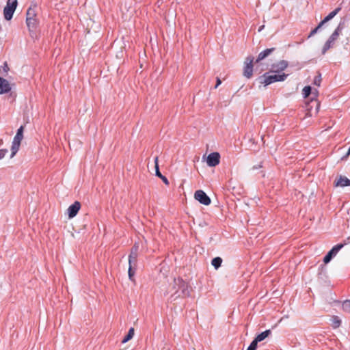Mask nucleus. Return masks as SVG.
Instances as JSON below:
<instances>
[{"label":"nucleus","mask_w":350,"mask_h":350,"mask_svg":"<svg viewBox=\"0 0 350 350\" xmlns=\"http://www.w3.org/2000/svg\"><path fill=\"white\" fill-rule=\"evenodd\" d=\"M168 293H171V299L172 300H175L180 297L189 296L188 285L182 278L174 279Z\"/></svg>","instance_id":"nucleus-1"},{"label":"nucleus","mask_w":350,"mask_h":350,"mask_svg":"<svg viewBox=\"0 0 350 350\" xmlns=\"http://www.w3.org/2000/svg\"><path fill=\"white\" fill-rule=\"evenodd\" d=\"M287 76L284 73L269 75V72H266L260 77V82L267 86L274 82L283 81L286 79Z\"/></svg>","instance_id":"nucleus-2"},{"label":"nucleus","mask_w":350,"mask_h":350,"mask_svg":"<svg viewBox=\"0 0 350 350\" xmlns=\"http://www.w3.org/2000/svg\"><path fill=\"white\" fill-rule=\"evenodd\" d=\"M344 22H340L338 25L337 28L335 29V31L332 33L329 39L325 43L322 49L323 54H325L326 51L332 47V43L338 38L340 31L344 28Z\"/></svg>","instance_id":"nucleus-3"},{"label":"nucleus","mask_w":350,"mask_h":350,"mask_svg":"<svg viewBox=\"0 0 350 350\" xmlns=\"http://www.w3.org/2000/svg\"><path fill=\"white\" fill-rule=\"evenodd\" d=\"M23 126H21L19 129L17 130L16 134L14 137L11 147V158H12L19 150L21 142L23 138Z\"/></svg>","instance_id":"nucleus-4"},{"label":"nucleus","mask_w":350,"mask_h":350,"mask_svg":"<svg viewBox=\"0 0 350 350\" xmlns=\"http://www.w3.org/2000/svg\"><path fill=\"white\" fill-rule=\"evenodd\" d=\"M17 0H8L6 5L3 10L4 18L7 21H10L14 14V12L17 7Z\"/></svg>","instance_id":"nucleus-5"},{"label":"nucleus","mask_w":350,"mask_h":350,"mask_svg":"<svg viewBox=\"0 0 350 350\" xmlns=\"http://www.w3.org/2000/svg\"><path fill=\"white\" fill-rule=\"evenodd\" d=\"M253 62L254 57L252 56H249L245 59V66L243 68V75L247 79H250L252 76Z\"/></svg>","instance_id":"nucleus-6"},{"label":"nucleus","mask_w":350,"mask_h":350,"mask_svg":"<svg viewBox=\"0 0 350 350\" xmlns=\"http://www.w3.org/2000/svg\"><path fill=\"white\" fill-rule=\"evenodd\" d=\"M194 198L200 203L204 205H209L211 204V199L206 193L202 190H198L194 193Z\"/></svg>","instance_id":"nucleus-7"},{"label":"nucleus","mask_w":350,"mask_h":350,"mask_svg":"<svg viewBox=\"0 0 350 350\" xmlns=\"http://www.w3.org/2000/svg\"><path fill=\"white\" fill-rule=\"evenodd\" d=\"M220 154L217 152H214L209 154L206 159L207 165L209 167H215L219 163Z\"/></svg>","instance_id":"nucleus-8"},{"label":"nucleus","mask_w":350,"mask_h":350,"mask_svg":"<svg viewBox=\"0 0 350 350\" xmlns=\"http://www.w3.org/2000/svg\"><path fill=\"white\" fill-rule=\"evenodd\" d=\"M139 246L135 244L131 248V253L129 256V264L130 267L136 266Z\"/></svg>","instance_id":"nucleus-9"},{"label":"nucleus","mask_w":350,"mask_h":350,"mask_svg":"<svg viewBox=\"0 0 350 350\" xmlns=\"http://www.w3.org/2000/svg\"><path fill=\"white\" fill-rule=\"evenodd\" d=\"M288 63L287 61L281 60L271 65V72L280 73V72L284 70L288 67Z\"/></svg>","instance_id":"nucleus-10"},{"label":"nucleus","mask_w":350,"mask_h":350,"mask_svg":"<svg viewBox=\"0 0 350 350\" xmlns=\"http://www.w3.org/2000/svg\"><path fill=\"white\" fill-rule=\"evenodd\" d=\"M81 208L79 202L76 201L68 208V214L69 218L75 217Z\"/></svg>","instance_id":"nucleus-11"},{"label":"nucleus","mask_w":350,"mask_h":350,"mask_svg":"<svg viewBox=\"0 0 350 350\" xmlns=\"http://www.w3.org/2000/svg\"><path fill=\"white\" fill-rule=\"evenodd\" d=\"M12 88L9 81L0 77V94H3L10 92Z\"/></svg>","instance_id":"nucleus-12"},{"label":"nucleus","mask_w":350,"mask_h":350,"mask_svg":"<svg viewBox=\"0 0 350 350\" xmlns=\"http://www.w3.org/2000/svg\"><path fill=\"white\" fill-rule=\"evenodd\" d=\"M274 51H275V48L267 49L262 51V52H260L258 54V56L257 59H256V63H258L259 62L263 60L265 58L268 57Z\"/></svg>","instance_id":"nucleus-13"},{"label":"nucleus","mask_w":350,"mask_h":350,"mask_svg":"<svg viewBox=\"0 0 350 350\" xmlns=\"http://www.w3.org/2000/svg\"><path fill=\"white\" fill-rule=\"evenodd\" d=\"M336 187L350 186V180L345 176H340L335 183Z\"/></svg>","instance_id":"nucleus-14"},{"label":"nucleus","mask_w":350,"mask_h":350,"mask_svg":"<svg viewBox=\"0 0 350 350\" xmlns=\"http://www.w3.org/2000/svg\"><path fill=\"white\" fill-rule=\"evenodd\" d=\"M36 5L29 8V9L27 11V14H26V15H27L26 20H29V18L30 19L31 18H36Z\"/></svg>","instance_id":"nucleus-15"},{"label":"nucleus","mask_w":350,"mask_h":350,"mask_svg":"<svg viewBox=\"0 0 350 350\" xmlns=\"http://www.w3.org/2000/svg\"><path fill=\"white\" fill-rule=\"evenodd\" d=\"M340 8H336L334 10L331 12L326 17H325L322 22L325 24L327 21H330L340 12Z\"/></svg>","instance_id":"nucleus-16"},{"label":"nucleus","mask_w":350,"mask_h":350,"mask_svg":"<svg viewBox=\"0 0 350 350\" xmlns=\"http://www.w3.org/2000/svg\"><path fill=\"white\" fill-rule=\"evenodd\" d=\"M271 332L270 329H267L262 333L257 335L255 339L259 342L265 340L267 337H268L271 334Z\"/></svg>","instance_id":"nucleus-17"},{"label":"nucleus","mask_w":350,"mask_h":350,"mask_svg":"<svg viewBox=\"0 0 350 350\" xmlns=\"http://www.w3.org/2000/svg\"><path fill=\"white\" fill-rule=\"evenodd\" d=\"M26 23L29 31H33L37 27L38 21L36 18H29V20H26Z\"/></svg>","instance_id":"nucleus-18"},{"label":"nucleus","mask_w":350,"mask_h":350,"mask_svg":"<svg viewBox=\"0 0 350 350\" xmlns=\"http://www.w3.org/2000/svg\"><path fill=\"white\" fill-rule=\"evenodd\" d=\"M134 333H135V329L133 327H131L129 330V332L128 334H126V336L123 338V340H122V343H126V342H128L129 340H130L134 336Z\"/></svg>","instance_id":"nucleus-19"},{"label":"nucleus","mask_w":350,"mask_h":350,"mask_svg":"<svg viewBox=\"0 0 350 350\" xmlns=\"http://www.w3.org/2000/svg\"><path fill=\"white\" fill-rule=\"evenodd\" d=\"M222 262V259L220 257H215L211 261V265L215 267V269H217L221 267Z\"/></svg>","instance_id":"nucleus-20"},{"label":"nucleus","mask_w":350,"mask_h":350,"mask_svg":"<svg viewBox=\"0 0 350 350\" xmlns=\"http://www.w3.org/2000/svg\"><path fill=\"white\" fill-rule=\"evenodd\" d=\"M331 321H332V326L334 328L338 327L340 325V324H341L340 319L338 317H336V316L332 317Z\"/></svg>","instance_id":"nucleus-21"},{"label":"nucleus","mask_w":350,"mask_h":350,"mask_svg":"<svg viewBox=\"0 0 350 350\" xmlns=\"http://www.w3.org/2000/svg\"><path fill=\"white\" fill-rule=\"evenodd\" d=\"M347 243L345 242L344 243H339L334 245L331 251L334 252V254L336 255L338 252L346 245Z\"/></svg>","instance_id":"nucleus-22"},{"label":"nucleus","mask_w":350,"mask_h":350,"mask_svg":"<svg viewBox=\"0 0 350 350\" xmlns=\"http://www.w3.org/2000/svg\"><path fill=\"white\" fill-rule=\"evenodd\" d=\"M312 93V88L310 85L305 86L302 90L304 98L308 97Z\"/></svg>","instance_id":"nucleus-23"},{"label":"nucleus","mask_w":350,"mask_h":350,"mask_svg":"<svg viewBox=\"0 0 350 350\" xmlns=\"http://www.w3.org/2000/svg\"><path fill=\"white\" fill-rule=\"evenodd\" d=\"M336 255L334 254V252H332L331 250L328 252V253L325 255V256L323 258V262L327 264L331 261V260Z\"/></svg>","instance_id":"nucleus-24"},{"label":"nucleus","mask_w":350,"mask_h":350,"mask_svg":"<svg viewBox=\"0 0 350 350\" xmlns=\"http://www.w3.org/2000/svg\"><path fill=\"white\" fill-rule=\"evenodd\" d=\"M154 164H155V175L159 178H161L163 175L159 171V164H158V157L154 158Z\"/></svg>","instance_id":"nucleus-25"},{"label":"nucleus","mask_w":350,"mask_h":350,"mask_svg":"<svg viewBox=\"0 0 350 350\" xmlns=\"http://www.w3.org/2000/svg\"><path fill=\"white\" fill-rule=\"evenodd\" d=\"M321 81V74L319 72H318V75L314 79L313 84L317 86H320Z\"/></svg>","instance_id":"nucleus-26"},{"label":"nucleus","mask_w":350,"mask_h":350,"mask_svg":"<svg viewBox=\"0 0 350 350\" xmlns=\"http://www.w3.org/2000/svg\"><path fill=\"white\" fill-rule=\"evenodd\" d=\"M135 266H132V267L129 266V271H128L129 278L132 281L134 280L133 277H134V275L135 273Z\"/></svg>","instance_id":"nucleus-27"},{"label":"nucleus","mask_w":350,"mask_h":350,"mask_svg":"<svg viewBox=\"0 0 350 350\" xmlns=\"http://www.w3.org/2000/svg\"><path fill=\"white\" fill-rule=\"evenodd\" d=\"M342 310L347 312H350V300H345L342 305Z\"/></svg>","instance_id":"nucleus-28"},{"label":"nucleus","mask_w":350,"mask_h":350,"mask_svg":"<svg viewBox=\"0 0 350 350\" xmlns=\"http://www.w3.org/2000/svg\"><path fill=\"white\" fill-rule=\"evenodd\" d=\"M323 25H324V23H323L322 21H321V22H320V23L318 25V26H317L316 28H314V29H312V30L310 31V34H309L308 37L310 38V37H311V36H314L315 33H317V31H319V29H320V28H321Z\"/></svg>","instance_id":"nucleus-29"},{"label":"nucleus","mask_w":350,"mask_h":350,"mask_svg":"<svg viewBox=\"0 0 350 350\" xmlns=\"http://www.w3.org/2000/svg\"><path fill=\"white\" fill-rule=\"evenodd\" d=\"M258 341L254 338V340L250 343L247 350H256L257 348Z\"/></svg>","instance_id":"nucleus-30"},{"label":"nucleus","mask_w":350,"mask_h":350,"mask_svg":"<svg viewBox=\"0 0 350 350\" xmlns=\"http://www.w3.org/2000/svg\"><path fill=\"white\" fill-rule=\"evenodd\" d=\"M7 152H8V150L5 149L0 150V159H3Z\"/></svg>","instance_id":"nucleus-31"},{"label":"nucleus","mask_w":350,"mask_h":350,"mask_svg":"<svg viewBox=\"0 0 350 350\" xmlns=\"http://www.w3.org/2000/svg\"><path fill=\"white\" fill-rule=\"evenodd\" d=\"M161 180L163 181V183H164L165 185H169V181H168L167 178L165 176H162L161 177Z\"/></svg>","instance_id":"nucleus-32"},{"label":"nucleus","mask_w":350,"mask_h":350,"mask_svg":"<svg viewBox=\"0 0 350 350\" xmlns=\"http://www.w3.org/2000/svg\"><path fill=\"white\" fill-rule=\"evenodd\" d=\"M221 83V81L220 80L219 78H217V82H216V85L215 86V88H217L220 84Z\"/></svg>","instance_id":"nucleus-33"},{"label":"nucleus","mask_w":350,"mask_h":350,"mask_svg":"<svg viewBox=\"0 0 350 350\" xmlns=\"http://www.w3.org/2000/svg\"><path fill=\"white\" fill-rule=\"evenodd\" d=\"M311 94H312L315 97L317 96V95H318V90L317 89H314L313 91L312 90Z\"/></svg>","instance_id":"nucleus-34"},{"label":"nucleus","mask_w":350,"mask_h":350,"mask_svg":"<svg viewBox=\"0 0 350 350\" xmlns=\"http://www.w3.org/2000/svg\"><path fill=\"white\" fill-rule=\"evenodd\" d=\"M314 103H316L317 105V110H318L319 107V103L316 100H314Z\"/></svg>","instance_id":"nucleus-35"},{"label":"nucleus","mask_w":350,"mask_h":350,"mask_svg":"<svg viewBox=\"0 0 350 350\" xmlns=\"http://www.w3.org/2000/svg\"><path fill=\"white\" fill-rule=\"evenodd\" d=\"M7 69H8V66H7V64H5V66H4V70L6 71V70H7Z\"/></svg>","instance_id":"nucleus-36"},{"label":"nucleus","mask_w":350,"mask_h":350,"mask_svg":"<svg viewBox=\"0 0 350 350\" xmlns=\"http://www.w3.org/2000/svg\"><path fill=\"white\" fill-rule=\"evenodd\" d=\"M263 27H264V26L260 27V29H258V31H261V29H262Z\"/></svg>","instance_id":"nucleus-37"}]
</instances>
